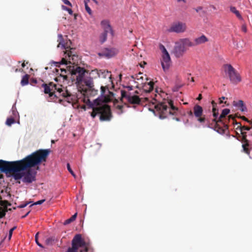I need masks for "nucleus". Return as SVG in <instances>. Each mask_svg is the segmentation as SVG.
Returning <instances> with one entry per match:
<instances>
[{"mask_svg": "<svg viewBox=\"0 0 252 252\" xmlns=\"http://www.w3.org/2000/svg\"><path fill=\"white\" fill-rule=\"evenodd\" d=\"M230 11L234 13V14H235V15L236 16V17L240 20H242L243 19V17L242 16V15H241L240 12L237 10L236 8L234 6H230Z\"/></svg>", "mask_w": 252, "mask_h": 252, "instance_id": "23", "label": "nucleus"}, {"mask_svg": "<svg viewBox=\"0 0 252 252\" xmlns=\"http://www.w3.org/2000/svg\"><path fill=\"white\" fill-rule=\"evenodd\" d=\"M16 228V227H13L11 229H10L9 231V235H8V239H10L12 235V233L13 230Z\"/></svg>", "mask_w": 252, "mask_h": 252, "instance_id": "39", "label": "nucleus"}, {"mask_svg": "<svg viewBox=\"0 0 252 252\" xmlns=\"http://www.w3.org/2000/svg\"><path fill=\"white\" fill-rule=\"evenodd\" d=\"M240 119H242L243 120L247 122L248 123H251V121L249 120L245 116H239V117Z\"/></svg>", "mask_w": 252, "mask_h": 252, "instance_id": "45", "label": "nucleus"}, {"mask_svg": "<svg viewBox=\"0 0 252 252\" xmlns=\"http://www.w3.org/2000/svg\"><path fill=\"white\" fill-rule=\"evenodd\" d=\"M233 104L234 106L239 108L240 107H241V106H243V105H244V103L243 101H242L241 100H239L237 101H234L233 102Z\"/></svg>", "mask_w": 252, "mask_h": 252, "instance_id": "30", "label": "nucleus"}, {"mask_svg": "<svg viewBox=\"0 0 252 252\" xmlns=\"http://www.w3.org/2000/svg\"><path fill=\"white\" fill-rule=\"evenodd\" d=\"M76 217H77V213H75L70 218L65 220L64 222V224L66 225V224H68L70 223V222H72L76 219Z\"/></svg>", "mask_w": 252, "mask_h": 252, "instance_id": "29", "label": "nucleus"}, {"mask_svg": "<svg viewBox=\"0 0 252 252\" xmlns=\"http://www.w3.org/2000/svg\"><path fill=\"white\" fill-rule=\"evenodd\" d=\"M99 70L95 69L94 70H92L90 73H89V76L88 77L87 80H91L92 81H93V80L94 79H96L97 78H99L100 75H99ZM87 79H85V80H86Z\"/></svg>", "mask_w": 252, "mask_h": 252, "instance_id": "20", "label": "nucleus"}, {"mask_svg": "<svg viewBox=\"0 0 252 252\" xmlns=\"http://www.w3.org/2000/svg\"><path fill=\"white\" fill-rule=\"evenodd\" d=\"M241 29L243 32H246L247 31L246 25L245 24L243 25L242 26Z\"/></svg>", "mask_w": 252, "mask_h": 252, "instance_id": "44", "label": "nucleus"}, {"mask_svg": "<svg viewBox=\"0 0 252 252\" xmlns=\"http://www.w3.org/2000/svg\"><path fill=\"white\" fill-rule=\"evenodd\" d=\"M132 86H128L127 88H128L129 90H132Z\"/></svg>", "mask_w": 252, "mask_h": 252, "instance_id": "58", "label": "nucleus"}, {"mask_svg": "<svg viewBox=\"0 0 252 252\" xmlns=\"http://www.w3.org/2000/svg\"><path fill=\"white\" fill-rule=\"evenodd\" d=\"M223 68L232 84H237L241 81L240 75L231 64H225L223 65Z\"/></svg>", "mask_w": 252, "mask_h": 252, "instance_id": "10", "label": "nucleus"}, {"mask_svg": "<svg viewBox=\"0 0 252 252\" xmlns=\"http://www.w3.org/2000/svg\"><path fill=\"white\" fill-rule=\"evenodd\" d=\"M202 99V95L201 94H199L198 97L197 98V99L198 100H200Z\"/></svg>", "mask_w": 252, "mask_h": 252, "instance_id": "51", "label": "nucleus"}, {"mask_svg": "<svg viewBox=\"0 0 252 252\" xmlns=\"http://www.w3.org/2000/svg\"><path fill=\"white\" fill-rule=\"evenodd\" d=\"M220 98L222 100V99H225V97L224 96H222Z\"/></svg>", "mask_w": 252, "mask_h": 252, "instance_id": "61", "label": "nucleus"}, {"mask_svg": "<svg viewBox=\"0 0 252 252\" xmlns=\"http://www.w3.org/2000/svg\"><path fill=\"white\" fill-rule=\"evenodd\" d=\"M45 201V199H42V200H39L32 204H31L30 207H32L33 205H40V204H42L43 202H44Z\"/></svg>", "mask_w": 252, "mask_h": 252, "instance_id": "36", "label": "nucleus"}, {"mask_svg": "<svg viewBox=\"0 0 252 252\" xmlns=\"http://www.w3.org/2000/svg\"><path fill=\"white\" fill-rule=\"evenodd\" d=\"M89 1H87L86 0H84V3H85V9H86V10L87 11V12L90 14V15H91L92 14V10H91V9L90 8V7L88 6V2Z\"/></svg>", "mask_w": 252, "mask_h": 252, "instance_id": "33", "label": "nucleus"}, {"mask_svg": "<svg viewBox=\"0 0 252 252\" xmlns=\"http://www.w3.org/2000/svg\"><path fill=\"white\" fill-rule=\"evenodd\" d=\"M99 75H100L99 78H111V72L106 70H99Z\"/></svg>", "mask_w": 252, "mask_h": 252, "instance_id": "21", "label": "nucleus"}, {"mask_svg": "<svg viewBox=\"0 0 252 252\" xmlns=\"http://www.w3.org/2000/svg\"><path fill=\"white\" fill-rule=\"evenodd\" d=\"M101 89V95H104L105 94V93L106 92V87L103 86H101L100 87Z\"/></svg>", "mask_w": 252, "mask_h": 252, "instance_id": "40", "label": "nucleus"}, {"mask_svg": "<svg viewBox=\"0 0 252 252\" xmlns=\"http://www.w3.org/2000/svg\"><path fill=\"white\" fill-rule=\"evenodd\" d=\"M62 9L64 10L67 11L70 15H72L73 14V11L71 9L68 8L64 5H62Z\"/></svg>", "mask_w": 252, "mask_h": 252, "instance_id": "34", "label": "nucleus"}, {"mask_svg": "<svg viewBox=\"0 0 252 252\" xmlns=\"http://www.w3.org/2000/svg\"><path fill=\"white\" fill-rule=\"evenodd\" d=\"M118 50L115 48L106 49L101 53H99V56H103L107 58H110L116 55Z\"/></svg>", "mask_w": 252, "mask_h": 252, "instance_id": "17", "label": "nucleus"}, {"mask_svg": "<svg viewBox=\"0 0 252 252\" xmlns=\"http://www.w3.org/2000/svg\"><path fill=\"white\" fill-rule=\"evenodd\" d=\"M38 234H39V232H37L35 236V242L38 246H39L40 247L43 248V246L40 243H39V241H38Z\"/></svg>", "mask_w": 252, "mask_h": 252, "instance_id": "37", "label": "nucleus"}, {"mask_svg": "<svg viewBox=\"0 0 252 252\" xmlns=\"http://www.w3.org/2000/svg\"><path fill=\"white\" fill-rule=\"evenodd\" d=\"M232 120L233 123L235 124L237 126V127H236V129H240V132L242 135V139L244 142V144H243V151L247 154L248 155L250 156V152L251 151L249 149V142L247 139V132L245 131V130H250L251 129L250 127L248 126H242L240 123H238L236 121L235 118L233 117L232 115H230L228 116V120ZM251 157V156H250Z\"/></svg>", "mask_w": 252, "mask_h": 252, "instance_id": "7", "label": "nucleus"}, {"mask_svg": "<svg viewBox=\"0 0 252 252\" xmlns=\"http://www.w3.org/2000/svg\"><path fill=\"white\" fill-rule=\"evenodd\" d=\"M55 240V239L54 237H50L46 239L45 243L48 245H51L54 243Z\"/></svg>", "mask_w": 252, "mask_h": 252, "instance_id": "31", "label": "nucleus"}, {"mask_svg": "<svg viewBox=\"0 0 252 252\" xmlns=\"http://www.w3.org/2000/svg\"><path fill=\"white\" fill-rule=\"evenodd\" d=\"M239 109L242 112H246V111H247V107H246V106H245V104L244 105H243V106H241V107H240Z\"/></svg>", "mask_w": 252, "mask_h": 252, "instance_id": "41", "label": "nucleus"}, {"mask_svg": "<svg viewBox=\"0 0 252 252\" xmlns=\"http://www.w3.org/2000/svg\"><path fill=\"white\" fill-rule=\"evenodd\" d=\"M29 77L30 75L28 74H26L24 76H23L22 80L21 81V85L22 86H26L29 84Z\"/></svg>", "mask_w": 252, "mask_h": 252, "instance_id": "26", "label": "nucleus"}, {"mask_svg": "<svg viewBox=\"0 0 252 252\" xmlns=\"http://www.w3.org/2000/svg\"><path fill=\"white\" fill-rule=\"evenodd\" d=\"M223 103L222 100L221 98H220V103Z\"/></svg>", "mask_w": 252, "mask_h": 252, "instance_id": "59", "label": "nucleus"}, {"mask_svg": "<svg viewBox=\"0 0 252 252\" xmlns=\"http://www.w3.org/2000/svg\"><path fill=\"white\" fill-rule=\"evenodd\" d=\"M224 127L225 129H228V126L226 124H224Z\"/></svg>", "mask_w": 252, "mask_h": 252, "instance_id": "53", "label": "nucleus"}, {"mask_svg": "<svg viewBox=\"0 0 252 252\" xmlns=\"http://www.w3.org/2000/svg\"><path fill=\"white\" fill-rule=\"evenodd\" d=\"M189 115H192L193 114V113L190 111L189 113Z\"/></svg>", "mask_w": 252, "mask_h": 252, "instance_id": "60", "label": "nucleus"}, {"mask_svg": "<svg viewBox=\"0 0 252 252\" xmlns=\"http://www.w3.org/2000/svg\"><path fill=\"white\" fill-rule=\"evenodd\" d=\"M56 70V72L58 74H60V76L63 77V80H65L67 79V75L66 74L67 72V70L65 69H55Z\"/></svg>", "mask_w": 252, "mask_h": 252, "instance_id": "22", "label": "nucleus"}, {"mask_svg": "<svg viewBox=\"0 0 252 252\" xmlns=\"http://www.w3.org/2000/svg\"><path fill=\"white\" fill-rule=\"evenodd\" d=\"M32 202H26L25 203H24V204H21L20 205H19L17 207L19 208H24L25 207H26L28 204H29L30 203H31Z\"/></svg>", "mask_w": 252, "mask_h": 252, "instance_id": "38", "label": "nucleus"}, {"mask_svg": "<svg viewBox=\"0 0 252 252\" xmlns=\"http://www.w3.org/2000/svg\"><path fill=\"white\" fill-rule=\"evenodd\" d=\"M192 45L189 38H181L175 42L173 53L177 58H180L187 51V47H192Z\"/></svg>", "mask_w": 252, "mask_h": 252, "instance_id": "6", "label": "nucleus"}, {"mask_svg": "<svg viewBox=\"0 0 252 252\" xmlns=\"http://www.w3.org/2000/svg\"><path fill=\"white\" fill-rule=\"evenodd\" d=\"M173 119H175L176 121H180V119L179 118H177V117H176V118H173Z\"/></svg>", "mask_w": 252, "mask_h": 252, "instance_id": "54", "label": "nucleus"}, {"mask_svg": "<svg viewBox=\"0 0 252 252\" xmlns=\"http://www.w3.org/2000/svg\"><path fill=\"white\" fill-rule=\"evenodd\" d=\"M85 84L87 88L82 89L81 93L84 95V102L90 103L91 101L89 97L96 95L97 94L98 90L94 88V82L91 80H85Z\"/></svg>", "mask_w": 252, "mask_h": 252, "instance_id": "8", "label": "nucleus"}, {"mask_svg": "<svg viewBox=\"0 0 252 252\" xmlns=\"http://www.w3.org/2000/svg\"><path fill=\"white\" fill-rule=\"evenodd\" d=\"M159 48L162 52V59L161 60L162 68L164 72H166L170 67L171 59L169 53L163 45L160 44Z\"/></svg>", "mask_w": 252, "mask_h": 252, "instance_id": "12", "label": "nucleus"}, {"mask_svg": "<svg viewBox=\"0 0 252 252\" xmlns=\"http://www.w3.org/2000/svg\"><path fill=\"white\" fill-rule=\"evenodd\" d=\"M50 152L49 149L38 150L21 160H23L21 167L15 171H8V173L12 174L15 180H20L23 177V182L31 183L35 180V176L32 173L31 168L46 162ZM38 169L37 166V169Z\"/></svg>", "mask_w": 252, "mask_h": 252, "instance_id": "1", "label": "nucleus"}, {"mask_svg": "<svg viewBox=\"0 0 252 252\" xmlns=\"http://www.w3.org/2000/svg\"><path fill=\"white\" fill-rule=\"evenodd\" d=\"M22 161L23 160L7 161L0 159V167H1V171L8 173V171H15L22 166Z\"/></svg>", "mask_w": 252, "mask_h": 252, "instance_id": "11", "label": "nucleus"}, {"mask_svg": "<svg viewBox=\"0 0 252 252\" xmlns=\"http://www.w3.org/2000/svg\"><path fill=\"white\" fill-rule=\"evenodd\" d=\"M108 93L110 94V96H113V93L108 91Z\"/></svg>", "mask_w": 252, "mask_h": 252, "instance_id": "56", "label": "nucleus"}, {"mask_svg": "<svg viewBox=\"0 0 252 252\" xmlns=\"http://www.w3.org/2000/svg\"><path fill=\"white\" fill-rule=\"evenodd\" d=\"M15 123V120H14V119L13 118L10 117V118H8L7 119L5 124L8 126H11L12 125V124H13Z\"/></svg>", "mask_w": 252, "mask_h": 252, "instance_id": "32", "label": "nucleus"}, {"mask_svg": "<svg viewBox=\"0 0 252 252\" xmlns=\"http://www.w3.org/2000/svg\"><path fill=\"white\" fill-rule=\"evenodd\" d=\"M58 41L59 44L57 46L58 47L62 46V48L65 49V51L64 53L65 55V58H63L61 61L62 64H67L68 63H75V61L77 58V56L73 53L69 46L67 45V43H64L63 42V38L62 34L58 35Z\"/></svg>", "mask_w": 252, "mask_h": 252, "instance_id": "5", "label": "nucleus"}, {"mask_svg": "<svg viewBox=\"0 0 252 252\" xmlns=\"http://www.w3.org/2000/svg\"><path fill=\"white\" fill-rule=\"evenodd\" d=\"M68 71L71 75L72 79L73 80H76V83L78 85L82 84L83 83L85 84V79H88V78L85 77V74L86 73H88V71L84 68L80 66H76L75 68L73 67Z\"/></svg>", "mask_w": 252, "mask_h": 252, "instance_id": "9", "label": "nucleus"}, {"mask_svg": "<svg viewBox=\"0 0 252 252\" xmlns=\"http://www.w3.org/2000/svg\"><path fill=\"white\" fill-rule=\"evenodd\" d=\"M67 168L68 171L71 173V174L74 177L76 178V175L74 174V172L71 169L69 163L67 164Z\"/></svg>", "mask_w": 252, "mask_h": 252, "instance_id": "35", "label": "nucleus"}, {"mask_svg": "<svg viewBox=\"0 0 252 252\" xmlns=\"http://www.w3.org/2000/svg\"><path fill=\"white\" fill-rule=\"evenodd\" d=\"M101 25L103 29V32L101 34L99 40L101 43H104L107 39L108 33H110L113 35V31L109 23L107 20L102 21Z\"/></svg>", "mask_w": 252, "mask_h": 252, "instance_id": "13", "label": "nucleus"}, {"mask_svg": "<svg viewBox=\"0 0 252 252\" xmlns=\"http://www.w3.org/2000/svg\"><path fill=\"white\" fill-rule=\"evenodd\" d=\"M154 83L150 81L148 83H145L143 86V90L146 93H149L154 89Z\"/></svg>", "mask_w": 252, "mask_h": 252, "instance_id": "19", "label": "nucleus"}, {"mask_svg": "<svg viewBox=\"0 0 252 252\" xmlns=\"http://www.w3.org/2000/svg\"><path fill=\"white\" fill-rule=\"evenodd\" d=\"M187 30L186 24L184 23L178 22L174 23L168 30L169 32H174L176 33H182Z\"/></svg>", "mask_w": 252, "mask_h": 252, "instance_id": "16", "label": "nucleus"}, {"mask_svg": "<svg viewBox=\"0 0 252 252\" xmlns=\"http://www.w3.org/2000/svg\"><path fill=\"white\" fill-rule=\"evenodd\" d=\"M212 7H213V9H216L215 6H212Z\"/></svg>", "mask_w": 252, "mask_h": 252, "instance_id": "64", "label": "nucleus"}, {"mask_svg": "<svg viewBox=\"0 0 252 252\" xmlns=\"http://www.w3.org/2000/svg\"><path fill=\"white\" fill-rule=\"evenodd\" d=\"M30 211H29L26 214H25V215L24 216H22V218H24L26 217L28 215V214L30 213Z\"/></svg>", "mask_w": 252, "mask_h": 252, "instance_id": "52", "label": "nucleus"}, {"mask_svg": "<svg viewBox=\"0 0 252 252\" xmlns=\"http://www.w3.org/2000/svg\"><path fill=\"white\" fill-rule=\"evenodd\" d=\"M51 142H52V143H55V141L54 140H52L51 141Z\"/></svg>", "mask_w": 252, "mask_h": 252, "instance_id": "62", "label": "nucleus"}, {"mask_svg": "<svg viewBox=\"0 0 252 252\" xmlns=\"http://www.w3.org/2000/svg\"><path fill=\"white\" fill-rule=\"evenodd\" d=\"M230 113V110L229 109L226 108L222 110V112L218 118V120L217 121V123L218 122H222V120L223 118H224L227 115H228Z\"/></svg>", "mask_w": 252, "mask_h": 252, "instance_id": "24", "label": "nucleus"}, {"mask_svg": "<svg viewBox=\"0 0 252 252\" xmlns=\"http://www.w3.org/2000/svg\"><path fill=\"white\" fill-rule=\"evenodd\" d=\"M62 1L63 2L64 4L69 5L71 7L72 6L71 2L68 0H62Z\"/></svg>", "mask_w": 252, "mask_h": 252, "instance_id": "43", "label": "nucleus"}, {"mask_svg": "<svg viewBox=\"0 0 252 252\" xmlns=\"http://www.w3.org/2000/svg\"><path fill=\"white\" fill-rule=\"evenodd\" d=\"M25 66H26V64H25V62H24L22 63V67H24Z\"/></svg>", "mask_w": 252, "mask_h": 252, "instance_id": "55", "label": "nucleus"}, {"mask_svg": "<svg viewBox=\"0 0 252 252\" xmlns=\"http://www.w3.org/2000/svg\"><path fill=\"white\" fill-rule=\"evenodd\" d=\"M121 101H123L124 98L127 99L128 102L132 104H140L141 98L136 95H132L130 93H127L125 91L122 90Z\"/></svg>", "mask_w": 252, "mask_h": 252, "instance_id": "14", "label": "nucleus"}, {"mask_svg": "<svg viewBox=\"0 0 252 252\" xmlns=\"http://www.w3.org/2000/svg\"><path fill=\"white\" fill-rule=\"evenodd\" d=\"M5 211H4L1 210V208H0V218H1L5 216Z\"/></svg>", "mask_w": 252, "mask_h": 252, "instance_id": "42", "label": "nucleus"}, {"mask_svg": "<svg viewBox=\"0 0 252 252\" xmlns=\"http://www.w3.org/2000/svg\"><path fill=\"white\" fill-rule=\"evenodd\" d=\"M23 69H18V68H16L15 69V72H23Z\"/></svg>", "mask_w": 252, "mask_h": 252, "instance_id": "50", "label": "nucleus"}, {"mask_svg": "<svg viewBox=\"0 0 252 252\" xmlns=\"http://www.w3.org/2000/svg\"><path fill=\"white\" fill-rule=\"evenodd\" d=\"M114 104L117 109L119 110V112L118 113L119 114H121L123 113V105H117V104L118 103V100L117 99H115L113 101Z\"/></svg>", "mask_w": 252, "mask_h": 252, "instance_id": "27", "label": "nucleus"}, {"mask_svg": "<svg viewBox=\"0 0 252 252\" xmlns=\"http://www.w3.org/2000/svg\"><path fill=\"white\" fill-rule=\"evenodd\" d=\"M37 83V80L35 79H32L31 80V84L32 85L33 83L36 84Z\"/></svg>", "mask_w": 252, "mask_h": 252, "instance_id": "49", "label": "nucleus"}, {"mask_svg": "<svg viewBox=\"0 0 252 252\" xmlns=\"http://www.w3.org/2000/svg\"><path fill=\"white\" fill-rule=\"evenodd\" d=\"M144 99L146 101H149V98L148 97H146Z\"/></svg>", "mask_w": 252, "mask_h": 252, "instance_id": "57", "label": "nucleus"}, {"mask_svg": "<svg viewBox=\"0 0 252 252\" xmlns=\"http://www.w3.org/2000/svg\"><path fill=\"white\" fill-rule=\"evenodd\" d=\"M154 108L158 111L160 118H165L168 115L176 116L178 108L173 105V101L167 100L154 105Z\"/></svg>", "mask_w": 252, "mask_h": 252, "instance_id": "4", "label": "nucleus"}, {"mask_svg": "<svg viewBox=\"0 0 252 252\" xmlns=\"http://www.w3.org/2000/svg\"><path fill=\"white\" fill-rule=\"evenodd\" d=\"M41 87L44 88V93L49 94L50 97H52L53 95L55 97L62 96L66 98V100L69 103L73 102L76 99L75 96L72 95L66 89L63 90L62 88L58 87L57 85L53 82H50L48 84L43 83L42 84Z\"/></svg>", "mask_w": 252, "mask_h": 252, "instance_id": "3", "label": "nucleus"}, {"mask_svg": "<svg viewBox=\"0 0 252 252\" xmlns=\"http://www.w3.org/2000/svg\"><path fill=\"white\" fill-rule=\"evenodd\" d=\"M193 114L197 121L200 124H204L206 121L205 115H203V108L198 104L194 105L193 107Z\"/></svg>", "mask_w": 252, "mask_h": 252, "instance_id": "15", "label": "nucleus"}, {"mask_svg": "<svg viewBox=\"0 0 252 252\" xmlns=\"http://www.w3.org/2000/svg\"><path fill=\"white\" fill-rule=\"evenodd\" d=\"M0 205L5 208H7V206L11 205V203H9L7 200H2V197L0 195Z\"/></svg>", "mask_w": 252, "mask_h": 252, "instance_id": "28", "label": "nucleus"}, {"mask_svg": "<svg viewBox=\"0 0 252 252\" xmlns=\"http://www.w3.org/2000/svg\"><path fill=\"white\" fill-rule=\"evenodd\" d=\"M195 9L197 12H198L200 10L202 9V7L198 6V7H196Z\"/></svg>", "mask_w": 252, "mask_h": 252, "instance_id": "48", "label": "nucleus"}, {"mask_svg": "<svg viewBox=\"0 0 252 252\" xmlns=\"http://www.w3.org/2000/svg\"><path fill=\"white\" fill-rule=\"evenodd\" d=\"M217 131L220 133H223L224 132V129L220 128V127H219V129H217Z\"/></svg>", "mask_w": 252, "mask_h": 252, "instance_id": "46", "label": "nucleus"}, {"mask_svg": "<svg viewBox=\"0 0 252 252\" xmlns=\"http://www.w3.org/2000/svg\"><path fill=\"white\" fill-rule=\"evenodd\" d=\"M209 41L208 38L204 34L194 39V42H192V47L205 43Z\"/></svg>", "mask_w": 252, "mask_h": 252, "instance_id": "18", "label": "nucleus"}, {"mask_svg": "<svg viewBox=\"0 0 252 252\" xmlns=\"http://www.w3.org/2000/svg\"><path fill=\"white\" fill-rule=\"evenodd\" d=\"M111 101V99L109 96L105 97V101L106 102H110Z\"/></svg>", "mask_w": 252, "mask_h": 252, "instance_id": "47", "label": "nucleus"}, {"mask_svg": "<svg viewBox=\"0 0 252 252\" xmlns=\"http://www.w3.org/2000/svg\"><path fill=\"white\" fill-rule=\"evenodd\" d=\"M91 105L93 110L90 115L92 118L98 116L100 121H110L112 119L113 115L109 105L103 102L99 103L98 100L95 99Z\"/></svg>", "mask_w": 252, "mask_h": 252, "instance_id": "2", "label": "nucleus"}, {"mask_svg": "<svg viewBox=\"0 0 252 252\" xmlns=\"http://www.w3.org/2000/svg\"><path fill=\"white\" fill-rule=\"evenodd\" d=\"M212 104L213 106V116L215 118L214 120L216 122V124H217L218 123H217L216 120L218 117L219 113H218V110L216 108L217 106V103L213 100L212 101Z\"/></svg>", "mask_w": 252, "mask_h": 252, "instance_id": "25", "label": "nucleus"}, {"mask_svg": "<svg viewBox=\"0 0 252 252\" xmlns=\"http://www.w3.org/2000/svg\"><path fill=\"white\" fill-rule=\"evenodd\" d=\"M55 80L56 81H58V78H55Z\"/></svg>", "mask_w": 252, "mask_h": 252, "instance_id": "63", "label": "nucleus"}]
</instances>
